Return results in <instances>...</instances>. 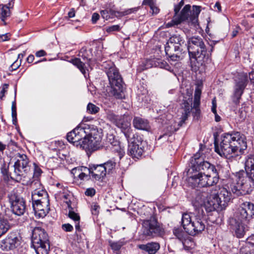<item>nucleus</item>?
<instances>
[{"instance_id":"obj_39","label":"nucleus","mask_w":254,"mask_h":254,"mask_svg":"<svg viewBox=\"0 0 254 254\" xmlns=\"http://www.w3.org/2000/svg\"><path fill=\"white\" fill-rule=\"evenodd\" d=\"M9 228L6 220L0 216V237L5 233Z\"/></svg>"},{"instance_id":"obj_64","label":"nucleus","mask_w":254,"mask_h":254,"mask_svg":"<svg viewBox=\"0 0 254 254\" xmlns=\"http://www.w3.org/2000/svg\"><path fill=\"white\" fill-rule=\"evenodd\" d=\"M247 243L254 247V235L250 236L247 239Z\"/></svg>"},{"instance_id":"obj_31","label":"nucleus","mask_w":254,"mask_h":254,"mask_svg":"<svg viewBox=\"0 0 254 254\" xmlns=\"http://www.w3.org/2000/svg\"><path fill=\"white\" fill-rule=\"evenodd\" d=\"M139 248L147 252L149 254H155L160 248L157 243H150L146 245H140Z\"/></svg>"},{"instance_id":"obj_15","label":"nucleus","mask_w":254,"mask_h":254,"mask_svg":"<svg viewBox=\"0 0 254 254\" xmlns=\"http://www.w3.org/2000/svg\"><path fill=\"white\" fill-rule=\"evenodd\" d=\"M245 168L247 176L244 172L239 173L233 177L239 178H247L249 179L251 187L254 182V154H249L247 156L245 159Z\"/></svg>"},{"instance_id":"obj_25","label":"nucleus","mask_w":254,"mask_h":254,"mask_svg":"<svg viewBox=\"0 0 254 254\" xmlns=\"http://www.w3.org/2000/svg\"><path fill=\"white\" fill-rule=\"evenodd\" d=\"M206 195L207 194L205 192H201L198 191H195L196 196L193 198L192 201L195 209L194 210H196V209L198 208L203 209V207L205 208Z\"/></svg>"},{"instance_id":"obj_12","label":"nucleus","mask_w":254,"mask_h":254,"mask_svg":"<svg viewBox=\"0 0 254 254\" xmlns=\"http://www.w3.org/2000/svg\"><path fill=\"white\" fill-rule=\"evenodd\" d=\"M142 227L143 233L147 236H158L162 235L164 233L163 228L154 218L144 220L142 223Z\"/></svg>"},{"instance_id":"obj_58","label":"nucleus","mask_w":254,"mask_h":254,"mask_svg":"<svg viewBox=\"0 0 254 254\" xmlns=\"http://www.w3.org/2000/svg\"><path fill=\"white\" fill-rule=\"evenodd\" d=\"M212 106L211 108V111L214 114H216L217 113V112H216L217 105H216V101L215 98H214L212 100Z\"/></svg>"},{"instance_id":"obj_14","label":"nucleus","mask_w":254,"mask_h":254,"mask_svg":"<svg viewBox=\"0 0 254 254\" xmlns=\"http://www.w3.org/2000/svg\"><path fill=\"white\" fill-rule=\"evenodd\" d=\"M8 197L12 212L16 215H22L26 209L25 202L23 198L19 196L13 191L8 194Z\"/></svg>"},{"instance_id":"obj_24","label":"nucleus","mask_w":254,"mask_h":254,"mask_svg":"<svg viewBox=\"0 0 254 254\" xmlns=\"http://www.w3.org/2000/svg\"><path fill=\"white\" fill-rule=\"evenodd\" d=\"M89 168L92 178L96 180L104 178L106 175L104 167L102 164H93L89 166Z\"/></svg>"},{"instance_id":"obj_55","label":"nucleus","mask_w":254,"mask_h":254,"mask_svg":"<svg viewBox=\"0 0 254 254\" xmlns=\"http://www.w3.org/2000/svg\"><path fill=\"white\" fill-rule=\"evenodd\" d=\"M199 105H200V100L194 99L193 108L196 110V112H197L198 111H199Z\"/></svg>"},{"instance_id":"obj_22","label":"nucleus","mask_w":254,"mask_h":254,"mask_svg":"<svg viewBox=\"0 0 254 254\" xmlns=\"http://www.w3.org/2000/svg\"><path fill=\"white\" fill-rule=\"evenodd\" d=\"M49 243L48 234L41 227H35L32 232V245Z\"/></svg>"},{"instance_id":"obj_50","label":"nucleus","mask_w":254,"mask_h":254,"mask_svg":"<svg viewBox=\"0 0 254 254\" xmlns=\"http://www.w3.org/2000/svg\"><path fill=\"white\" fill-rule=\"evenodd\" d=\"M62 228L65 232H71L73 229L72 226L69 223L63 224Z\"/></svg>"},{"instance_id":"obj_42","label":"nucleus","mask_w":254,"mask_h":254,"mask_svg":"<svg viewBox=\"0 0 254 254\" xmlns=\"http://www.w3.org/2000/svg\"><path fill=\"white\" fill-rule=\"evenodd\" d=\"M125 244L123 241L120 240L118 242H110V246L114 251H119L122 247Z\"/></svg>"},{"instance_id":"obj_37","label":"nucleus","mask_w":254,"mask_h":254,"mask_svg":"<svg viewBox=\"0 0 254 254\" xmlns=\"http://www.w3.org/2000/svg\"><path fill=\"white\" fill-rule=\"evenodd\" d=\"M169 44H172L174 46L179 45V47L182 46L184 41L182 37L179 35H174L171 37L168 42Z\"/></svg>"},{"instance_id":"obj_27","label":"nucleus","mask_w":254,"mask_h":254,"mask_svg":"<svg viewBox=\"0 0 254 254\" xmlns=\"http://www.w3.org/2000/svg\"><path fill=\"white\" fill-rule=\"evenodd\" d=\"M132 123L134 127L137 129L149 131L150 129L148 121L144 119L135 117Z\"/></svg>"},{"instance_id":"obj_44","label":"nucleus","mask_w":254,"mask_h":254,"mask_svg":"<svg viewBox=\"0 0 254 254\" xmlns=\"http://www.w3.org/2000/svg\"><path fill=\"white\" fill-rule=\"evenodd\" d=\"M78 56L81 57L83 61L86 63L90 60V58L88 56V52L85 48H82L78 54Z\"/></svg>"},{"instance_id":"obj_29","label":"nucleus","mask_w":254,"mask_h":254,"mask_svg":"<svg viewBox=\"0 0 254 254\" xmlns=\"http://www.w3.org/2000/svg\"><path fill=\"white\" fill-rule=\"evenodd\" d=\"M193 217L187 213L183 214L182 217V225L186 233L190 235V228L192 226Z\"/></svg>"},{"instance_id":"obj_48","label":"nucleus","mask_w":254,"mask_h":254,"mask_svg":"<svg viewBox=\"0 0 254 254\" xmlns=\"http://www.w3.org/2000/svg\"><path fill=\"white\" fill-rule=\"evenodd\" d=\"M11 111H12V117L13 124H15L17 122V118H16V104L15 102H13L11 107Z\"/></svg>"},{"instance_id":"obj_47","label":"nucleus","mask_w":254,"mask_h":254,"mask_svg":"<svg viewBox=\"0 0 254 254\" xmlns=\"http://www.w3.org/2000/svg\"><path fill=\"white\" fill-rule=\"evenodd\" d=\"M57 195H59V197L60 198H64L65 200H66V201H69V200H67L68 199V197L69 196V192L67 189L64 188H63V192L61 193V191H59L57 193Z\"/></svg>"},{"instance_id":"obj_7","label":"nucleus","mask_w":254,"mask_h":254,"mask_svg":"<svg viewBox=\"0 0 254 254\" xmlns=\"http://www.w3.org/2000/svg\"><path fill=\"white\" fill-rule=\"evenodd\" d=\"M190 4L186 5L181 11L180 15L174 16L172 23L167 24L168 27L178 25L184 21L191 22L194 25L197 22L198 16L200 12V6L193 5L192 9Z\"/></svg>"},{"instance_id":"obj_54","label":"nucleus","mask_w":254,"mask_h":254,"mask_svg":"<svg viewBox=\"0 0 254 254\" xmlns=\"http://www.w3.org/2000/svg\"><path fill=\"white\" fill-rule=\"evenodd\" d=\"M120 29V26L118 25H115L109 27L107 29L108 32L119 31Z\"/></svg>"},{"instance_id":"obj_45","label":"nucleus","mask_w":254,"mask_h":254,"mask_svg":"<svg viewBox=\"0 0 254 254\" xmlns=\"http://www.w3.org/2000/svg\"><path fill=\"white\" fill-rule=\"evenodd\" d=\"M157 66L161 68L165 69L170 72H173V69L171 66L164 61H159L157 62Z\"/></svg>"},{"instance_id":"obj_30","label":"nucleus","mask_w":254,"mask_h":254,"mask_svg":"<svg viewBox=\"0 0 254 254\" xmlns=\"http://www.w3.org/2000/svg\"><path fill=\"white\" fill-rule=\"evenodd\" d=\"M106 11L109 12V14L110 15V18H113L114 17H121L123 16H125L129 14H130L132 12H134L137 10L136 8L128 9L124 11L120 12L113 8H107L105 9Z\"/></svg>"},{"instance_id":"obj_59","label":"nucleus","mask_w":254,"mask_h":254,"mask_svg":"<svg viewBox=\"0 0 254 254\" xmlns=\"http://www.w3.org/2000/svg\"><path fill=\"white\" fill-rule=\"evenodd\" d=\"M9 39V34L0 35V42L7 41Z\"/></svg>"},{"instance_id":"obj_60","label":"nucleus","mask_w":254,"mask_h":254,"mask_svg":"<svg viewBox=\"0 0 254 254\" xmlns=\"http://www.w3.org/2000/svg\"><path fill=\"white\" fill-rule=\"evenodd\" d=\"M201 95V91L199 89H196L194 93V99L200 100Z\"/></svg>"},{"instance_id":"obj_13","label":"nucleus","mask_w":254,"mask_h":254,"mask_svg":"<svg viewBox=\"0 0 254 254\" xmlns=\"http://www.w3.org/2000/svg\"><path fill=\"white\" fill-rule=\"evenodd\" d=\"M205 213L203 209L198 208L193 212L192 226L190 228V235H194L205 229Z\"/></svg>"},{"instance_id":"obj_32","label":"nucleus","mask_w":254,"mask_h":254,"mask_svg":"<svg viewBox=\"0 0 254 254\" xmlns=\"http://www.w3.org/2000/svg\"><path fill=\"white\" fill-rule=\"evenodd\" d=\"M71 172L73 174L79 173L78 177L80 180H84V178H88L91 174L89 167L87 168L84 166L73 168Z\"/></svg>"},{"instance_id":"obj_57","label":"nucleus","mask_w":254,"mask_h":254,"mask_svg":"<svg viewBox=\"0 0 254 254\" xmlns=\"http://www.w3.org/2000/svg\"><path fill=\"white\" fill-rule=\"evenodd\" d=\"M101 14L102 17L106 20H108L111 18L109 12L105 10L101 11Z\"/></svg>"},{"instance_id":"obj_52","label":"nucleus","mask_w":254,"mask_h":254,"mask_svg":"<svg viewBox=\"0 0 254 254\" xmlns=\"http://www.w3.org/2000/svg\"><path fill=\"white\" fill-rule=\"evenodd\" d=\"M96 191L93 188H88L86 189L85 194L88 196H93L95 194Z\"/></svg>"},{"instance_id":"obj_3","label":"nucleus","mask_w":254,"mask_h":254,"mask_svg":"<svg viewBox=\"0 0 254 254\" xmlns=\"http://www.w3.org/2000/svg\"><path fill=\"white\" fill-rule=\"evenodd\" d=\"M187 50L191 60L194 59L197 63L203 64L210 60L213 47H212L208 51L203 39L199 36H194L188 39Z\"/></svg>"},{"instance_id":"obj_62","label":"nucleus","mask_w":254,"mask_h":254,"mask_svg":"<svg viewBox=\"0 0 254 254\" xmlns=\"http://www.w3.org/2000/svg\"><path fill=\"white\" fill-rule=\"evenodd\" d=\"M155 3V0H143L142 4L150 6Z\"/></svg>"},{"instance_id":"obj_61","label":"nucleus","mask_w":254,"mask_h":254,"mask_svg":"<svg viewBox=\"0 0 254 254\" xmlns=\"http://www.w3.org/2000/svg\"><path fill=\"white\" fill-rule=\"evenodd\" d=\"M100 17L99 14L97 13H94L92 16V21L93 23H95Z\"/></svg>"},{"instance_id":"obj_1","label":"nucleus","mask_w":254,"mask_h":254,"mask_svg":"<svg viewBox=\"0 0 254 254\" xmlns=\"http://www.w3.org/2000/svg\"><path fill=\"white\" fill-rule=\"evenodd\" d=\"M215 151L230 161L236 160L247 148L246 136L239 131L224 133L219 144L215 142Z\"/></svg>"},{"instance_id":"obj_63","label":"nucleus","mask_w":254,"mask_h":254,"mask_svg":"<svg viewBox=\"0 0 254 254\" xmlns=\"http://www.w3.org/2000/svg\"><path fill=\"white\" fill-rule=\"evenodd\" d=\"M19 64L15 62L10 65V70L11 71L15 70L19 67Z\"/></svg>"},{"instance_id":"obj_2","label":"nucleus","mask_w":254,"mask_h":254,"mask_svg":"<svg viewBox=\"0 0 254 254\" xmlns=\"http://www.w3.org/2000/svg\"><path fill=\"white\" fill-rule=\"evenodd\" d=\"M232 177L228 180L225 188L220 189L219 192L217 193V199L219 204L217 203L215 207L222 210L226 207L227 203L230 200L232 194L234 196L246 195L252 191V188L250 184L248 178Z\"/></svg>"},{"instance_id":"obj_5","label":"nucleus","mask_w":254,"mask_h":254,"mask_svg":"<svg viewBox=\"0 0 254 254\" xmlns=\"http://www.w3.org/2000/svg\"><path fill=\"white\" fill-rule=\"evenodd\" d=\"M102 66L106 69L109 83L111 87V94L117 99L122 98V92L123 88V81L118 69L113 63L107 61Z\"/></svg>"},{"instance_id":"obj_46","label":"nucleus","mask_w":254,"mask_h":254,"mask_svg":"<svg viewBox=\"0 0 254 254\" xmlns=\"http://www.w3.org/2000/svg\"><path fill=\"white\" fill-rule=\"evenodd\" d=\"M173 234L180 240H182L184 238L185 233L181 228H175L173 230Z\"/></svg>"},{"instance_id":"obj_51","label":"nucleus","mask_w":254,"mask_h":254,"mask_svg":"<svg viewBox=\"0 0 254 254\" xmlns=\"http://www.w3.org/2000/svg\"><path fill=\"white\" fill-rule=\"evenodd\" d=\"M184 5V1L182 0L177 5H175L174 7V12H175V16H176V14L178 13L181 8Z\"/></svg>"},{"instance_id":"obj_21","label":"nucleus","mask_w":254,"mask_h":254,"mask_svg":"<svg viewBox=\"0 0 254 254\" xmlns=\"http://www.w3.org/2000/svg\"><path fill=\"white\" fill-rule=\"evenodd\" d=\"M144 152L142 142L134 140L128 145L127 154L133 158L139 159Z\"/></svg>"},{"instance_id":"obj_34","label":"nucleus","mask_w":254,"mask_h":254,"mask_svg":"<svg viewBox=\"0 0 254 254\" xmlns=\"http://www.w3.org/2000/svg\"><path fill=\"white\" fill-rule=\"evenodd\" d=\"M202 161L203 159L201 158L200 153L199 152L196 153L190 159L189 164L190 168L188 171H190V170H193V171L196 170V166Z\"/></svg>"},{"instance_id":"obj_56","label":"nucleus","mask_w":254,"mask_h":254,"mask_svg":"<svg viewBox=\"0 0 254 254\" xmlns=\"http://www.w3.org/2000/svg\"><path fill=\"white\" fill-rule=\"evenodd\" d=\"M240 254H253V252H252L249 248L245 247L241 249Z\"/></svg>"},{"instance_id":"obj_38","label":"nucleus","mask_w":254,"mask_h":254,"mask_svg":"<svg viewBox=\"0 0 254 254\" xmlns=\"http://www.w3.org/2000/svg\"><path fill=\"white\" fill-rule=\"evenodd\" d=\"M65 203L67 204V207L69 209V212H68V217L74 221L75 223H76L77 222H79L80 220V216L79 215L75 213L73 211V208L71 206V201H65Z\"/></svg>"},{"instance_id":"obj_6","label":"nucleus","mask_w":254,"mask_h":254,"mask_svg":"<svg viewBox=\"0 0 254 254\" xmlns=\"http://www.w3.org/2000/svg\"><path fill=\"white\" fill-rule=\"evenodd\" d=\"M16 159L12 172L9 174L8 170L5 167L1 168V172L3 175L9 176L11 179L19 182L26 177L30 170V167L29 165V160L26 155L18 153Z\"/></svg>"},{"instance_id":"obj_9","label":"nucleus","mask_w":254,"mask_h":254,"mask_svg":"<svg viewBox=\"0 0 254 254\" xmlns=\"http://www.w3.org/2000/svg\"><path fill=\"white\" fill-rule=\"evenodd\" d=\"M108 118L117 127L121 129V131L127 139L128 144L135 140V134L130 127V124L125 122L122 116L110 114L108 115Z\"/></svg>"},{"instance_id":"obj_26","label":"nucleus","mask_w":254,"mask_h":254,"mask_svg":"<svg viewBox=\"0 0 254 254\" xmlns=\"http://www.w3.org/2000/svg\"><path fill=\"white\" fill-rule=\"evenodd\" d=\"M217 193L210 195L207 198L206 201L205 203V209L207 212H211L214 210L217 211H220L222 209H219L215 207L216 205L218 203L219 204V200H217Z\"/></svg>"},{"instance_id":"obj_41","label":"nucleus","mask_w":254,"mask_h":254,"mask_svg":"<svg viewBox=\"0 0 254 254\" xmlns=\"http://www.w3.org/2000/svg\"><path fill=\"white\" fill-rule=\"evenodd\" d=\"M0 14L1 20L4 22L5 18L9 16V7H8L7 5L3 6L0 9Z\"/></svg>"},{"instance_id":"obj_4","label":"nucleus","mask_w":254,"mask_h":254,"mask_svg":"<svg viewBox=\"0 0 254 254\" xmlns=\"http://www.w3.org/2000/svg\"><path fill=\"white\" fill-rule=\"evenodd\" d=\"M186 181L188 185L192 187H208L216 185L219 181L217 173L205 174L197 170H190L187 172Z\"/></svg>"},{"instance_id":"obj_11","label":"nucleus","mask_w":254,"mask_h":254,"mask_svg":"<svg viewBox=\"0 0 254 254\" xmlns=\"http://www.w3.org/2000/svg\"><path fill=\"white\" fill-rule=\"evenodd\" d=\"M33 207L37 213L39 211H42L40 213V216L43 217L46 215L45 212L42 209V204H46L49 202L48 194L45 190L43 188L35 189L32 194Z\"/></svg>"},{"instance_id":"obj_53","label":"nucleus","mask_w":254,"mask_h":254,"mask_svg":"<svg viewBox=\"0 0 254 254\" xmlns=\"http://www.w3.org/2000/svg\"><path fill=\"white\" fill-rule=\"evenodd\" d=\"M100 207L99 205L95 204L91 206V211L92 214L95 215H98Z\"/></svg>"},{"instance_id":"obj_17","label":"nucleus","mask_w":254,"mask_h":254,"mask_svg":"<svg viewBox=\"0 0 254 254\" xmlns=\"http://www.w3.org/2000/svg\"><path fill=\"white\" fill-rule=\"evenodd\" d=\"M87 135L85 128L77 126L72 131L68 132L66 135L67 140L77 147L79 148V144L83 140V138Z\"/></svg>"},{"instance_id":"obj_20","label":"nucleus","mask_w":254,"mask_h":254,"mask_svg":"<svg viewBox=\"0 0 254 254\" xmlns=\"http://www.w3.org/2000/svg\"><path fill=\"white\" fill-rule=\"evenodd\" d=\"M20 245V240L17 234L12 232L1 241V247L3 250L8 251L16 248Z\"/></svg>"},{"instance_id":"obj_36","label":"nucleus","mask_w":254,"mask_h":254,"mask_svg":"<svg viewBox=\"0 0 254 254\" xmlns=\"http://www.w3.org/2000/svg\"><path fill=\"white\" fill-rule=\"evenodd\" d=\"M69 62L76 66L81 73L84 75L85 77L86 76L87 69L85 65V63L82 62L80 59L75 58L71 59Z\"/></svg>"},{"instance_id":"obj_43","label":"nucleus","mask_w":254,"mask_h":254,"mask_svg":"<svg viewBox=\"0 0 254 254\" xmlns=\"http://www.w3.org/2000/svg\"><path fill=\"white\" fill-rule=\"evenodd\" d=\"M99 110V107L91 103H88L87 106V111L89 114H95L97 113Z\"/></svg>"},{"instance_id":"obj_19","label":"nucleus","mask_w":254,"mask_h":254,"mask_svg":"<svg viewBox=\"0 0 254 254\" xmlns=\"http://www.w3.org/2000/svg\"><path fill=\"white\" fill-rule=\"evenodd\" d=\"M165 50L166 54L172 62L179 61L183 59V56L181 55L186 53V51L183 52V49L179 47V45L174 46L172 44L167 43Z\"/></svg>"},{"instance_id":"obj_49","label":"nucleus","mask_w":254,"mask_h":254,"mask_svg":"<svg viewBox=\"0 0 254 254\" xmlns=\"http://www.w3.org/2000/svg\"><path fill=\"white\" fill-rule=\"evenodd\" d=\"M151 11L150 12L152 13V15H155L158 14L159 11L160 9L158 8V7L156 5V3H154L150 6H149Z\"/></svg>"},{"instance_id":"obj_8","label":"nucleus","mask_w":254,"mask_h":254,"mask_svg":"<svg viewBox=\"0 0 254 254\" xmlns=\"http://www.w3.org/2000/svg\"><path fill=\"white\" fill-rule=\"evenodd\" d=\"M102 137L97 130H94L88 133V134L83 138L80 142L79 148L86 151L92 152L99 149L102 145L101 144Z\"/></svg>"},{"instance_id":"obj_18","label":"nucleus","mask_w":254,"mask_h":254,"mask_svg":"<svg viewBox=\"0 0 254 254\" xmlns=\"http://www.w3.org/2000/svg\"><path fill=\"white\" fill-rule=\"evenodd\" d=\"M247 221H242L237 218V216L232 218L230 220V226L231 229L235 232V235L238 238H242L248 230L246 227Z\"/></svg>"},{"instance_id":"obj_40","label":"nucleus","mask_w":254,"mask_h":254,"mask_svg":"<svg viewBox=\"0 0 254 254\" xmlns=\"http://www.w3.org/2000/svg\"><path fill=\"white\" fill-rule=\"evenodd\" d=\"M102 166L104 167L106 173H109L113 169H114L116 165V163L113 160H109L106 163L102 164Z\"/></svg>"},{"instance_id":"obj_16","label":"nucleus","mask_w":254,"mask_h":254,"mask_svg":"<svg viewBox=\"0 0 254 254\" xmlns=\"http://www.w3.org/2000/svg\"><path fill=\"white\" fill-rule=\"evenodd\" d=\"M254 215V204L250 202L242 203L236 214L238 219L242 221H249Z\"/></svg>"},{"instance_id":"obj_10","label":"nucleus","mask_w":254,"mask_h":254,"mask_svg":"<svg viewBox=\"0 0 254 254\" xmlns=\"http://www.w3.org/2000/svg\"><path fill=\"white\" fill-rule=\"evenodd\" d=\"M234 80L233 101L236 104H237L239 103V100L249 82L248 76L247 73H239L234 77Z\"/></svg>"},{"instance_id":"obj_35","label":"nucleus","mask_w":254,"mask_h":254,"mask_svg":"<svg viewBox=\"0 0 254 254\" xmlns=\"http://www.w3.org/2000/svg\"><path fill=\"white\" fill-rule=\"evenodd\" d=\"M34 165V173H33V178L36 179L37 180L33 182L31 184L32 187H33V188H35V187L37 186H41V183L39 182L38 180V179L39 178V177L41 176L42 171L41 169V168L39 167V166L36 164V163L33 164Z\"/></svg>"},{"instance_id":"obj_28","label":"nucleus","mask_w":254,"mask_h":254,"mask_svg":"<svg viewBox=\"0 0 254 254\" xmlns=\"http://www.w3.org/2000/svg\"><path fill=\"white\" fill-rule=\"evenodd\" d=\"M196 167L197 170L198 172L203 171L204 173L205 172H207L208 174L212 172V174H214V173H217L215 166L206 161H201V163Z\"/></svg>"},{"instance_id":"obj_33","label":"nucleus","mask_w":254,"mask_h":254,"mask_svg":"<svg viewBox=\"0 0 254 254\" xmlns=\"http://www.w3.org/2000/svg\"><path fill=\"white\" fill-rule=\"evenodd\" d=\"M37 254H48L50 250V243H39L32 245Z\"/></svg>"},{"instance_id":"obj_23","label":"nucleus","mask_w":254,"mask_h":254,"mask_svg":"<svg viewBox=\"0 0 254 254\" xmlns=\"http://www.w3.org/2000/svg\"><path fill=\"white\" fill-rule=\"evenodd\" d=\"M182 104V108L184 112L182 113L181 120L179 124V126H182L183 123L187 120L189 115L192 109V95L191 94L187 95L185 97Z\"/></svg>"}]
</instances>
